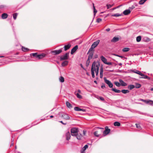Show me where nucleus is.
Returning <instances> with one entry per match:
<instances>
[{
  "mask_svg": "<svg viewBox=\"0 0 153 153\" xmlns=\"http://www.w3.org/2000/svg\"><path fill=\"white\" fill-rule=\"evenodd\" d=\"M100 67V64L99 62H94L93 63L91 69V72L93 78L95 77V73L97 76L98 75Z\"/></svg>",
  "mask_w": 153,
  "mask_h": 153,
  "instance_id": "f257e3e1",
  "label": "nucleus"
},
{
  "mask_svg": "<svg viewBox=\"0 0 153 153\" xmlns=\"http://www.w3.org/2000/svg\"><path fill=\"white\" fill-rule=\"evenodd\" d=\"M78 129L76 128H73L71 129V134L72 136H76L78 132Z\"/></svg>",
  "mask_w": 153,
  "mask_h": 153,
  "instance_id": "f03ea898",
  "label": "nucleus"
},
{
  "mask_svg": "<svg viewBox=\"0 0 153 153\" xmlns=\"http://www.w3.org/2000/svg\"><path fill=\"white\" fill-rule=\"evenodd\" d=\"M110 131L111 130L108 128V127L106 126L105 128V130L103 131L102 137H104L107 135L110 132Z\"/></svg>",
  "mask_w": 153,
  "mask_h": 153,
  "instance_id": "7ed1b4c3",
  "label": "nucleus"
},
{
  "mask_svg": "<svg viewBox=\"0 0 153 153\" xmlns=\"http://www.w3.org/2000/svg\"><path fill=\"white\" fill-rule=\"evenodd\" d=\"M104 79L105 82L108 85L109 88H112L113 85L110 81L107 79L105 77H104Z\"/></svg>",
  "mask_w": 153,
  "mask_h": 153,
  "instance_id": "20e7f679",
  "label": "nucleus"
},
{
  "mask_svg": "<svg viewBox=\"0 0 153 153\" xmlns=\"http://www.w3.org/2000/svg\"><path fill=\"white\" fill-rule=\"evenodd\" d=\"M100 41L99 40H97L94 42L92 45L91 48L89 49V51H91L93 49L96 47L99 44Z\"/></svg>",
  "mask_w": 153,
  "mask_h": 153,
  "instance_id": "39448f33",
  "label": "nucleus"
},
{
  "mask_svg": "<svg viewBox=\"0 0 153 153\" xmlns=\"http://www.w3.org/2000/svg\"><path fill=\"white\" fill-rule=\"evenodd\" d=\"M103 131L102 130H100L97 131H95L94 134L97 137H99L101 136L102 133Z\"/></svg>",
  "mask_w": 153,
  "mask_h": 153,
  "instance_id": "423d86ee",
  "label": "nucleus"
},
{
  "mask_svg": "<svg viewBox=\"0 0 153 153\" xmlns=\"http://www.w3.org/2000/svg\"><path fill=\"white\" fill-rule=\"evenodd\" d=\"M101 60L105 64L108 65H112V63L111 62H107V59L105 58L102 56L100 57Z\"/></svg>",
  "mask_w": 153,
  "mask_h": 153,
  "instance_id": "0eeeda50",
  "label": "nucleus"
},
{
  "mask_svg": "<svg viewBox=\"0 0 153 153\" xmlns=\"http://www.w3.org/2000/svg\"><path fill=\"white\" fill-rule=\"evenodd\" d=\"M69 56V53H67L62 55L60 58L61 61L67 59Z\"/></svg>",
  "mask_w": 153,
  "mask_h": 153,
  "instance_id": "6e6552de",
  "label": "nucleus"
},
{
  "mask_svg": "<svg viewBox=\"0 0 153 153\" xmlns=\"http://www.w3.org/2000/svg\"><path fill=\"white\" fill-rule=\"evenodd\" d=\"M62 52V49H60L59 50L53 51H51V53L53 55H55L60 53Z\"/></svg>",
  "mask_w": 153,
  "mask_h": 153,
  "instance_id": "1a4fd4ad",
  "label": "nucleus"
},
{
  "mask_svg": "<svg viewBox=\"0 0 153 153\" xmlns=\"http://www.w3.org/2000/svg\"><path fill=\"white\" fill-rule=\"evenodd\" d=\"M140 100L143 101L147 104L149 103L150 105H152L153 103V101L150 100H146L141 99Z\"/></svg>",
  "mask_w": 153,
  "mask_h": 153,
  "instance_id": "9d476101",
  "label": "nucleus"
},
{
  "mask_svg": "<svg viewBox=\"0 0 153 153\" xmlns=\"http://www.w3.org/2000/svg\"><path fill=\"white\" fill-rule=\"evenodd\" d=\"M61 117L63 118L65 120H68L70 119V117L69 116L65 114H63L62 115Z\"/></svg>",
  "mask_w": 153,
  "mask_h": 153,
  "instance_id": "9b49d317",
  "label": "nucleus"
},
{
  "mask_svg": "<svg viewBox=\"0 0 153 153\" xmlns=\"http://www.w3.org/2000/svg\"><path fill=\"white\" fill-rule=\"evenodd\" d=\"M78 48V46L77 45L75 46L71 50V54H73L75 51H76Z\"/></svg>",
  "mask_w": 153,
  "mask_h": 153,
  "instance_id": "f8f14e48",
  "label": "nucleus"
},
{
  "mask_svg": "<svg viewBox=\"0 0 153 153\" xmlns=\"http://www.w3.org/2000/svg\"><path fill=\"white\" fill-rule=\"evenodd\" d=\"M45 56V54L44 53H42L36 55V57L39 59H41L44 57Z\"/></svg>",
  "mask_w": 153,
  "mask_h": 153,
  "instance_id": "ddd939ff",
  "label": "nucleus"
},
{
  "mask_svg": "<svg viewBox=\"0 0 153 153\" xmlns=\"http://www.w3.org/2000/svg\"><path fill=\"white\" fill-rule=\"evenodd\" d=\"M100 77L101 78H102L103 77V68L102 67H101L100 70Z\"/></svg>",
  "mask_w": 153,
  "mask_h": 153,
  "instance_id": "4468645a",
  "label": "nucleus"
},
{
  "mask_svg": "<svg viewBox=\"0 0 153 153\" xmlns=\"http://www.w3.org/2000/svg\"><path fill=\"white\" fill-rule=\"evenodd\" d=\"M119 39L118 37H114L111 40V42H115L119 41Z\"/></svg>",
  "mask_w": 153,
  "mask_h": 153,
  "instance_id": "2eb2a0df",
  "label": "nucleus"
},
{
  "mask_svg": "<svg viewBox=\"0 0 153 153\" xmlns=\"http://www.w3.org/2000/svg\"><path fill=\"white\" fill-rule=\"evenodd\" d=\"M88 147V146L87 145H86L85 146L82 148V150L81 151V153H85L84 152L85 150Z\"/></svg>",
  "mask_w": 153,
  "mask_h": 153,
  "instance_id": "dca6fc26",
  "label": "nucleus"
},
{
  "mask_svg": "<svg viewBox=\"0 0 153 153\" xmlns=\"http://www.w3.org/2000/svg\"><path fill=\"white\" fill-rule=\"evenodd\" d=\"M66 140H69L70 139L71 137V135L70 133L69 132H68L66 133Z\"/></svg>",
  "mask_w": 153,
  "mask_h": 153,
  "instance_id": "f3484780",
  "label": "nucleus"
},
{
  "mask_svg": "<svg viewBox=\"0 0 153 153\" xmlns=\"http://www.w3.org/2000/svg\"><path fill=\"white\" fill-rule=\"evenodd\" d=\"M130 12L131 11L130 10H124L123 13L124 15H126L129 14Z\"/></svg>",
  "mask_w": 153,
  "mask_h": 153,
  "instance_id": "a211bd4d",
  "label": "nucleus"
},
{
  "mask_svg": "<svg viewBox=\"0 0 153 153\" xmlns=\"http://www.w3.org/2000/svg\"><path fill=\"white\" fill-rule=\"evenodd\" d=\"M119 82L120 83V85H121L122 86H126L127 85L126 83L123 80L121 79H120Z\"/></svg>",
  "mask_w": 153,
  "mask_h": 153,
  "instance_id": "6ab92c4d",
  "label": "nucleus"
},
{
  "mask_svg": "<svg viewBox=\"0 0 153 153\" xmlns=\"http://www.w3.org/2000/svg\"><path fill=\"white\" fill-rule=\"evenodd\" d=\"M140 75H141L142 76V77H141V78L147 79H150V78L148 76H147L145 75L144 74H142L141 73Z\"/></svg>",
  "mask_w": 153,
  "mask_h": 153,
  "instance_id": "aec40b11",
  "label": "nucleus"
},
{
  "mask_svg": "<svg viewBox=\"0 0 153 153\" xmlns=\"http://www.w3.org/2000/svg\"><path fill=\"white\" fill-rule=\"evenodd\" d=\"M71 46V45L70 44H68L67 45H65L64 47L65 51H66L70 48Z\"/></svg>",
  "mask_w": 153,
  "mask_h": 153,
  "instance_id": "412c9836",
  "label": "nucleus"
},
{
  "mask_svg": "<svg viewBox=\"0 0 153 153\" xmlns=\"http://www.w3.org/2000/svg\"><path fill=\"white\" fill-rule=\"evenodd\" d=\"M68 62L67 61H65L62 63L61 65L62 66H65L67 65Z\"/></svg>",
  "mask_w": 153,
  "mask_h": 153,
  "instance_id": "4be33fe9",
  "label": "nucleus"
},
{
  "mask_svg": "<svg viewBox=\"0 0 153 153\" xmlns=\"http://www.w3.org/2000/svg\"><path fill=\"white\" fill-rule=\"evenodd\" d=\"M8 15L6 13H3L1 16V18L2 19H5L7 17Z\"/></svg>",
  "mask_w": 153,
  "mask_h": 153,
  "instance_id": "5701e85b",
  "label": "nucleus"
},
{
  "mask_svg": "<svg viewBox=\"0 0 153 153\" xmlns=\"http://www.w3.org/2000/svg\"><path fill=\"white\" fill-rule=\"evenodd\" d=\"M76 138H77V139H78V140H81L82 137V135L81 134H80L79 133H77V135L76 136Z\"/></svg>",
  "mask_w": 153,
  "mask_h": 153,
  "instance_id": "b1692460",
  "label": "nucleus"
},
{
  "mask_svg": "<svg viewBox=\"0 0 153 153\" xmlns=\"http://www.w3.org/2000/svg\"><path fill=\"white\" fill-rule=\"evenodd\" d=\"M66 104L67 107L69 108H71L72 107V105L68 102H66Z\"/></svg>",
  "mask_w": 153,
  "mask_h": 153,
  "instance_id": "393cba45",
  "label": "nucleus"
},
{
  "mask_svg": "<svg viewBox=\"0 0 153 153\" xmlns=\"http://www.w3.org/2000/svg\"><path fill=\"white\" fill-rule=\"evenodd\" d=\"M122 15V14H120L119 13H117L114 14H112L111 15V16H115V17H119L120 16H121Z\"/></svg>",
  "mask_w": 153,
  "mask_h": 153,
  "instance_id": "a878e982",
  "label": "nucleus"
},
{
  "mask_svg": "<svg viewBox=\"0 0 153 153\" xmlns=\"http://www.w3.org/2000/svg\"><path fill=\"white\" fill-rule=\"evenodd\" d=\"M59 80L60 82H64V78L63 77L61 76L59 78Z\"/></svg>",
  "mask_w": 153,
  "mask_h": 153,
  "instance_id": "bb28decb",
  "label": "nucleus"
},
{
  "mask_svg": "<svg viewBox=\"0 0 153 153\" xmlns=\"http://www.w3.org/2000/svg\"><path fill=\"white\" fill-rule=\"evenodd\" d=\"M136 88H139L141 87V85L138 83H136L135 86H134Z\"/></svg>",
  "mask_w": 153,
  "mask_h": 153,
  "instance_id": "cd10ccee",
  "label": "nucleus"
},
{
  "mask_svg": "<svg viewBox=\"0 0 153 153\" xmlns=\"http://www.w3.org/2000/svg\"><path fill=\"white\" fill-rule=\"evenodd\" d=\"M135 88V86L134 85H128V89H129L130 90H132V89H133Z\"/></svg>",
  "mask_w": 153,
  "mask_h": 153,
  "instance_id": "c85d7f7f",
  "label": "nucleus"
},
{
  "mask_svg": "<svg viewBox=\"0 0 153 153\" xmlns=\"http://www.w3.org/2000/svg\"><path fill=\"white\" fill-rule=\"evenodd\" d=\"M120 125V123L118 122H115L114 123V125L115 126H119Z\"/></svg>",
  "mask_w": 153,
  "mask_h": 153,
  "instance_id": "c756f323",
  "label": "nucleus"
},
{
  "mask_svg": "<svg viewBox=\"0 0 153 153\" xmlns=\"http://www.w3.org/2000/svg\"><path fill=\"white\" fill-rule=\"evenodd\" d=\"M141 37L140 36H138L137 37V38H136V41H137V42H140L141 41Z\"/></svg>",
  "mask_w": 153,
  "mask_h": 153,
  "instance_id": "7c9ffc66",
  "label": "nucleus"
},
{
  "mask_svg": "<svg viewBox=\"0 0 153 153\" xmlns=\"http://www.w3.org/2000/svg\"><path fill=\"white\" fill-rule=\"evenodd\" d=\"M132 71H133V72H134L136 74H137L140 75V74L141 73V72L140 71H138V70L135 71V70H134Z\"/></svg>",
  "mask_w": 153,
  "mask_h": 153,
  "instance_id": "2f4dec72",
  "label": "nucleus"
},
{
  "mask_svg": "<svg viewBox=\"0 0 153 153\" xmlns=\"http://www.w3.org/2000/svg\"><path fill=\"white\" fill-rule=\"evenodd\" d=\"M112 91L115 92L116 93H119L121 92V91L119 90L116 89L115 88H113L112 89Z\"/></svg>",
  "mask_w": 153,
  "mask_h": 153,
  "instance_id": "473e14b6",
  "label": "nucleus"
},
{
  "mask_svg": "<svg viewBox=\"0 0 153 153\" xmlns=\"http://www.w3.org/2000/svg\"><path fill=\"white\" fill-rule=\"evenodd\" d=\"M130 50V49L128 48H126L123 49L122 51L124 52L128 51Z\"/></svg>",
  "mask_w": 153,
  "mask_h": 153,
  "instance_id": "72a5a7b5",
  "label": "nucleus"
},
{
  "mask_svg": "<svg viewBox=\"0 0 153 153\" xmlns=\"http://www.w3.org/2000/svg\"><path fill=\"white\" fill-rule=\"evenodd\" d=\"M121 91L123 94H126L127 93H128L129 92V91L128 90H122Z\"/></svg>",
  "mask_w": 153,
  "mask_h": 153,
  "instance_id": "f704fd0d",
  "label": "nucleus"
},
{
  "mask_svg": "<svg viewBox=\"0 0 153 153\" xmlns=\"http://www.w3.org/2000/svg\"><path fill=\"white\" fill-rule=\"evenodd\" d=\"M93 9H94V15L95 16L96 13H97V10H96V9H95V6H94V3H93Z\"/></svg>",
  "mask_w": 153,
  "mask_h": 153,
  "instance_id": "c9c22d12",
  "label": "nucleus"
},
{
  "mask_svg": "<svg viewBox=\"0 0 153 153\" xmlns=\"http://www.w3.org/2000/svg\"><path fill=\"white\" fill-rule=\"evenodd\" d=\"M18 15L17 13H15L13 14V16L14 20H16Z\"/></svg>",
  "mask_w": 153,
  "mask_h": 153,
  "instance_id": "e433bc0d",
  "label": "nucleus"
},
{
  "mask_svg": "<svg viewBox=\"0 0 153 153\" xmlns=\"http://www.w3.org/2000/svg\"><path fill=\"white\" fill-rule=\"evenodd\" d=\"M22 50L24 51H26L29 50V49L27 48H25L24 47H22Z\"/></svg>",
  "mask_w": 153,
  "mask_h": 153,
  "instance_id": "4c0bfd02",
  "label": "nucleus"
},
{
  "mask_svg": "<svg viewBox=\"0 0 153 153\" xmlns=\"http://www.w3.org/2000/svg\"><path fill=\"white\" fill-rule=\"evenodd\" d=\"M93 56L92 54H90L88 56V59L87 62L89 61L90 59H91Z\"/></svg>",
  "mask_w": 153,
  "mask_h": 153,
  "instance_id": "58836bf2",
  "label": "nucleus"
},
{
  "mask_svg": "<svg viewBox=\"0 0 153 153\" xmlns=\"http://www.w3.org/2000/svg\"><path fill=\"white\" fill-rule=\"evenodd\" d=\"M77 97L79 99H81L82 98V96L80 95L79 93H76V94Z\"/></svg>",
  "mask_w": 153,
  "mask_h": 153,
  "instance_id": "ea45409f",
  "label": "nucleus"
},
{
  "mask_svg": "<svg viewBox=\"0 0 153 153\" xmlns=\"http://www.w3.org/2000/svg\"><path fill=\"white\" fill-rule=\"evenodd\" d=\"M115 84L118 87H120V84L118 82H114Z\"/></svg>",
  "mask_w": 153,
  "mask_h": 153,
  "instance_id": "a19ab883",
  "label": "nucleus"
},
{
  "mask_svg": "<svg viewBox=\"0 0 153 153\" xmlns=\"http://www.w3.org/2000/svg\"><path fill=\"white\" fill-rule=\"evenodd\" d=\"M80 108L77 107H75L74 108V110L76 111H80Z\"/></svg>",
  "mask_w": 153,
  "mask_h": 153,
  "instance_id": "79ce46f5",
  "label": "nucleus"
},
{
  "mask_svg": "<svg viewBox=\"0 0 153 153\" xmlns=\"http://www.w3.org/2000/svg\"><path fill=\"white\" fill-rule=\"evenodd\" d=\"M102 21V19L100 18H98L97 19V22L99 23Z\"/></svg>",
  "mask_w": 153,
  "mask_h": 153,
  "instance_id": "37998d69",
  "label": "nucleus"
},
{
  "mask_svg": "<svg viewBox=\"0 0 153 153\" xmlns=\"http://www.w3.org/2000/svg\"><path fill=\"white\" fill-rule=\"evenodd\" d=\"M136 125L137 128L140 129L141 128L140 126L139 125L136 124Z\"/></svg>",
  "mask_w": 153,
  "mask_h": 153,
  "instance_id": "c03bdc74",
  "label": "nucleus"
},
{
  "mask_svg": "<svg viewBox=\"0 0 153 153\" xmlns=\"http://www.w3.org/2000/svg\"><path fill=\"white\" fill-rule=\"evenodd\" d=\"M32 54V55L33 56H35L36 57V55H37V53H33Z\"/></svg>",
  "mask_w": 153,
  "mask_h": 153,
  "instance_id": "a18cd8bd",
  "label": "nucleus"
},
{
  "mask_svg": "<svg viewBox=\"0 0 153 153\" xmlns=\"http://www.w3.org/2000/svg\"><path fill=\"white\" fill-rule=\"evenodd\" d=\"M100 99L101 100H102V101H104V98L103 97H100Z\"/></svg>",
  "mask_w": 153,
  "mask_h": 153,
  "instance_id": "49530a36",
  "label": "nucleus"
},
{
  "mask_svg": "<svg viewBox=\"0 0 153 153\" xmlns=\"http://www.w3.org/2000/svg\"><path fill=\"white\" fill-rule=\"evenodd\" d=\"M101 88L104 89L105 88V86L104 84H102L101 86Z\"/></svg>",
  "mask_w": 153,
  "mask_h": 153,
  "instance_id": "de8ad7c7",
  "label": "nucleus"
},
{
  "mask_svg": "<svg viewBox=\"0 0 153 153\" xmlns=\"http://www.w3.org/2000/svg\"><path fill=\"white\" fill-rule=\"evenodd\" d=\"M59 122L61 123H62V124H63L64 125H66V123H63L62 121H60Z\"/></svg>",
  "mask_w": 153,
  "mask_h": 153,
  "instance_id": "09e8293b",
  "label": "nucleus"
},
{
  "mask_svg": "<svg viewBox=\"0 0 153 153\" xmlns=\"http://www.w3.org/2000/svg\"><path fill=\"white\" fill-rule=\"evenodd\" d=\"M80 111H85V110L83 109H80Z\"/></svg>",
  "mask_w": 153,
  "mask_h": 153,
  "instance_id": "8fccbe9b",
  "label": "nucleus"
},
{
  "mask_svg": "<svg viewBox=\"0 0 153 153\" xmlns=\"http://www.w3.org/2000/svg\"><path fill=\"white\" fill-rule=\"evenodd\" d=\"M144 39H146L147 40H148V41H149V38H148L147 37H145L144 38Z\"/></svg>",
  "mask_w": 153,
  "mask_h": 153,
  "instance_id": "3c124183",
  "label": "nucleus"
},
{
  "mask_svg": "<svg viewBox=\"0 0 153 153\" xmlns=\"http://www.w3.org/2000/svg\"><path fill=\"white\" fill-rule=\"evenodd\" d=\"M106 31H109L110 30V29L109 28L107 29L106 30Z\"/></svg>",
  "mask_w": 153,
  "mask_h": 153,
  "instance_id": "603ef678",
  "label": "nucleus"
},
{
  "mask_svg": "<svg viewBox=\"0 0 153 153\" xmlns=\"http://www.w3.org/2000/svg\"><path fill=\"white\" fill-rule=\"evenodd\" d=\"M83 134L84 135H85V134H86V131H83Z\"/></svg>",
  "mask_w": 153,
  "mask_h": 153,
  "instance_id": "864d4df0",
  "label": "nucleus"
},
{
  "mask_svg": "<svg viewBox=\"0 0 153 153\" xmlns=\"http://www.w3.org/2000/svg\"><path fill=\"white\" fill-rule=\"evenodd\" d=\"M97 128H99V129H100L102 130H103L104 129L103 128H100V127H97Z\"/></svg>",
  "mask_w": 153,
  "mask_h": 153,
  "instance_id": "5fc2aeb1",
  "label": "nucleus"
},
{
  "mask_svg": "<svg viewBox=\"0 0 153 153\" xmlns=\"http://www.w3.org/2000/svg\"><path fill=\"white\" fill-rule=\"evenodd\" d=\"M108 8H109V7H111V5H109V6L107 5Z\"/></svg>",
  "mask_w": 153,
  "mask_h": 153,
  "instance_id": "6e6d98bb",
  "label": "nucleus"
},
{
  "mask_svg": "<svg viewBox=\"0 0 153 153\" xmlns=\"http://www.w3.org/2000/svg\"><path fill=\"white\" fill-rule=\"evenodd\" d=\"M78 92L79 93H80L81 92V91L79 90H78Z\"/></svg>",
  "mask_w": 153,
  "mask_h": 153,
  "instance_id": "4d7b16f0",
  "label": "nucleus"
},
{
  "mask_svg": "<svg viewBox=\"0 0 153 153\" xmlns=\"http://www.w3.org/2000/svg\"><path fill=\"white\" fill-rule=\"evenodd\" d=\"M119 57H120V58H123V56H120V55H119Z\"/></svg>",
  "mask_w": 153,
  "mask_h": 153,
  "instance_id": "13d9d810",
  "label": "nucleus"
},
{
  "mask_svg": "<svg viewBox=\"0 0 153 153\" xmlns=\"http://www.w3.org/2000/svg\"><path fill=\"white\" fill-rule=\"evenodd\" d=\"M119 65H120V66H121L122 65V64L121 63H119Z\"/></svg>",
  "mask_w": 153,
  "mask_h": 153,
  "instance_id": "bf43d9fd",
  "label": "nucleus"
},
{
  "mask_svg": "<svg viewBox=\"0 0 153 153\" xmlns=\"http://www.w3.org/2000/svg\"><path fill=\"white\" fill-rule=\"evenodd\" d=\"M150 90L151 91H153V88H151L150 89Z\"/></svg>",
  "mask_w": 153,
  "mask_h": 153,
  "instance_id": "052dcab7",
  "label": "nucleus"
},
{
  "mask_svg": "<svg viewBox=\"0 0 153 153\" xmlns=\"http://www.w3.org/2000/svg\"><path fill=\"white\" fill-rule=\"evenodd\" d=\"M114 55L115 56H118V57H119V55H116V54H114Z\"/></svg>",
  "mask_w": 153,
  "mask_h": 153,
  "instance_id": "680f3d73",
  "label": "nucleus"
},
{
  "mask_svg": "<svg viewBox=\"0 0 153 153\" xmlns=\"http://www.w3.org/2000/svg\"><path fill=\"white\" fill-rule=\"evenodd\" d=\"M50 117L51 118H53V116H52V115H51V116H50Z\"/></svg>",
  "mask_w": 153,
  "mask_h": 153,
  "instance_id": "e2e57ef3",
  "label": "nucleus"
},
{
  "mask_svg": "<svg viewBox=\"0 0 153 153\" xmlns=\"http://www.w3.org/2000/svg\"><path fill=\"white\" fill-rule=\"evenodd\" d=\"M94 82L95 83H96V84L97 83V81H94Z\"/></svg>",
  "mask_w": 153,
  "mask_h": 153,
  "instance_id": "0e129e2a",
  "label": "nucleus"
},
{
  "mask_svg": "<svg viewBox=\"0 0 153 153\" xmlns=\"http://www.w3.org/2000/svg\"><path fill=\"white\" fill-rule=\"evenodd\" d=\"M4 57V56H0V57Z\"/></svg>",
  "mask_w": 153,
  "mask_h": 153,
  "instance_id": "69168bd1",
  "label": "nucleus"
}]
</instances>
